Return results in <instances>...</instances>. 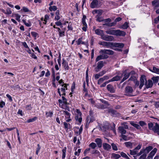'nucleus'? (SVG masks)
Masks as SVG:
<instances>
[{
  "label": "nucleus",
  "mask_w": 159,
  "mask_h": 159,
  "mask_svg": "<svg viewBox=\"0 0 159 159\" xmlns=\"http://www.w3.org/2000/svg\"><path fill=\"white\" fill-rule=\"evenodd\" d=\"M86 125H89V123L92 122L91 118L90 116H88L86 118Z\"/></svg>",
  "instance_id": "43"
},
{
  "label": "nucleus",
  "mask_w": 159,
  "mask_h": 159,
  "mask_svg": "<svg viewBox=\"0 0 159 159\" xmlns=\"http://www.w3.org/2000/svg\"><path fill=\"white\" fill-rule=\"evenodd\" d=\"M103 147L104 150L107 151L109 150L111 148V146L106 143H104L103 144Z\"/></svg>",
  "instance_id": "18"
},
{
  "label": "nucleus",
  "mask_w": 159,
  "mask_h": 159,
  "mask_svg": "<svg viewBox=\"0 0 159 159\" xmlns=\"http://www.w3.org/2000/svg\"><path fill=\"white\" fill-rule=\"evenodd\" d=\"M120 156L123 157L125 158L126 159H130L129 158L127 155L125 153L123 152H121L120 153Z\"/></svg>",
  "instance_id": "38"
},
{
  "label": "nucleus",
  "mask_w": 159,
  "mask_h": 159,
  "mask_svg": "<svg viewBox=\"0 0 159 159\" xmlns=\"http://www.w3.org/2000/svg\"><path fill=\"white\" fill-rule=\"evenodd\" d=\"M89 146L91 147L93 149H94L97 146L95 143L93 142L89 145Z\"/></svg>",
  "instance_id": "49"
},
{
  "label": "nucleus",
  "mask_w": 159,
  "mask_h": 159,
  "mask_svg": "<svg viewBox=\"0 0 159 159\" xmlns=\"http://www.w3.org/2000/svg\"><path fill=\"white\" fill-rule=\"evenodd\" d=\"M101 54L98 56L96 59V62L102 59H107L109 56L106 54Z\"/></svg>",
  "instance_id": "5"
},
{
  "label": "nucleus",
  "mask_w": 159,
  "mask_h": 159,
  "mask_svg": "<svg viewBox=\"0 0 159 159\" xmlns=\"http://www.w3.org/2000/svg\"><path fill=\"white\" fill-rule=\"evenodd\" d=\"M126 34V33L120 30H116L115 35L120 36H124Z\"/></svg>",
  "instance_id": "9"
},
{
  "label": "nucleus",
  "mask_w": 159,
  "mask_h": 159,
  "mask_svg": "<svg viewBox=\"0 0 159 159\" xmlns=\"http://www.w3.org/2000/svg\"><path fill=\"white\" fill-rule=\"evenodd\" d=\"M130 124L132 125L136 128L137 129H141V127L139 125L134 123L133 122H130Z\"/></svg>",
  "instance_id": "22"
},
{
  "label": "nucleus",
  "mask_w": 159,
  "mask_h": 159,
  "mask_svg": "<svg viewBox=\"0 0 159 159\" xmlns=\"http://www.w3.org/2000/svg\"><path fill=\"white\" fill-rule=\"evenodd\" d=\"M98 0H93L90 4V7L92 8L97 7L98 5Z\"/></svg>",
  "instance_id": "10"
},
{
  "label": "nucleus",
  "mask_w": 159,
  "mask_h": 159,
  "mask_svg": "<svg viewBox=\"0 0 159 159\" xmlns=\"http://www.w3.org/2000/svg\"><path fill=\"white\" fill-rule=\"evenodd\" d=\"M31 34L33 37L36 38L38 34L35 32L33 31L31 32Z\"/></svg>",
  "instance_id": "63"
},
{
  "label": "nucleus",
  "mask_w": 159,
  "mask_h": 159,
  "mask_svg": "<svg viewBox=\"0 0 159 159\" xmlns=\"http://www.w3.org/2000/svg\"><path fill=\"white\" fill-rule=\"evenodd\" d=\"M86 80L87 84H88L89 78H88V68H87L86 72Z\"/></svg>",
  "instance_id": "45"
},
{
  "label": "nucleus",
  "mask_w": 159,
  "mask_h": 159,
  "mask_svg": "<svg viewBox=\"0 0 159 159\" xmlns=\"http://www.w3.org/2000/svg\"><path fill=\"white\" fill-rule=\"evenodd\" d=\"M152 149V147L151 146L147 147L145 149H143L144 150V152L146 153H148Z\"/></svg>",
  "instance_id": "26"
},
{
  "label": "nucleus",
  "mask_w": 159,
  "mask_h": 159,
  "mask_svg": "<svg viewBox=\"0 0 159 159\" xmlns=\"http://www.w3.org/2000/svg\"><path fill=\"white\" fill-rule=\"evenodd\" d=\"M119 131L121 134H125L126 133V130L124 129L123 126H119L118 128Z\"/></svg>",
  "instance_id": "21"
},
{
  "label": "nucleus",
  "mask_w": 159,
  "mask_h": 159,
  "mask_svg": "<svg viewBox=\"0 0 159 159\" xmlns=\"http://www.w3.org/2000/svg\"><path fill=\"white\" fill-rule=\"evenodd\" d=\"M78 45H79L80 44L86 45V43L82 41V38H81L78 39V40L76 41Z\"/></svg>",
  "instance_id": "25"
},
{
  "label": "nucleus",
  "mask_w": 159,
  "mask_h": 159,
  "mask_svg": "<svg viewBox=\"0 0 159 159\" xmlns=\"http://www.w3.org/2000/svg\"><path fill=\"white\" fill-rule=\"evenodd\" d=\"M112 156L115 159H118L120 157V155L114 153L112 154Z\"/></svg>",
  "instance_id": "34"
},
{
  "label": "nucleus",
  "mask_w": 159,
  "mask_h": 159,
  "mask_svg": "<svg viewBox=\"0 0 159 159\" xmlns=\"http://www.w3.org/2000/svg\"><path fill=\"white\" fill-rule=\"evenodd\" d=\"M139 124L142 127H143L144 125H147V124L144 121H139Z\"/></svg>",
  "instance_id": "50"
},
{
  "label": "nucleus",
  "mask_w": 159,
  "mask_h": 159,
  "mask_svg": "<svg viewBox=\"0 0 159 159\" xmlns=\"http://www.w3.org/2000/svg\"><path fill=\"white\" fill-rule=\"evenodd\" d=\"M21 10L25 12H28L30 11V10L25 7H23V8L21 9Z\"/></svg>",
  "instance_id": "56"
},
{
  "label": "nucleus",
  "mask_w": 159,
  "mask_h": 159,
  "mask_svg": "<svg viewBox=\"0 0 159 159\" xmlns=\"http://www.w3.org/2000/svg\"><path fill=\"white\" fill-rule=\"evenodd\" d=\"M41 147L39 144H38L37 145V147L36 149V154L38 155L39 152V151L41 149Z\"/></svg>",
  "instance_id": "48"
},
{
  "label": "nucleus",
  "mask_w": 159,
  "mask_h": 159,
  "mask_svg": "<svg viewBox=\"0 0 159 159\" xmlns=\"http://www.w3.org/2000/svg\"><path fill=\"white\" fill-rule=\"evenodd\" d=\"M107 89L110 93H114L115 92L116 89L111 84H109L107 86Z\"/></svg>",
  "instance_id": "8"
},
{
  "label": "nucleus",
  "mask_w": 159,
  "mask_h": 159,
  "mask_svg": "<svg viewBox=\"0 0 159 159\" xmlns=\"http://www.w3.org/2000/svg\"><path fill=\"white\" fill-rule=\"evenodd\" d=\"M152 3L154 9L159 7V0H154L152 1Z\"/></svg>",
  "instance_id": "11"
},
{
  "label": "nucleus",
  "mask_w": 159,
  "mask_h": 159,
  "mask_svg": "<svg viewBox=\"0 0 159 159\" xmlns=\"http://www.w3.org/2000/svg\"><path fill=\"white\" fill-rule=\"evenodd\" d=\"M157 149L156 148H155L153 149L150 152L148 156V158H152L153 156L154 155L155 153L156 152Z\"/></svg>",
  "instance_id": "14"
},
{
  "label": "nucleus",
  "mask_w": 159,
  "mask_h": 159,
  "mask_svg": "<svg viewBox=\"0 0 159 159\" xmlns=\"http://www.w3.org/2000/svg\"><path fill=\"white\" fill-rule=\"evenodd\" d=\"M92 154H96L98 155H100V153L97 150H94L92 152Z\"/></svg>",
  "instance_id": "51"
},
{
  "label": "nucleus",
  "mask_w": 159,
  "mask_h": 159,
  "mask_svg": "<svg viewBox=\"0 0 159 159\" xmlns=\"http://www.w3.org/2000/svg\"><path fill=\"white\" fill-rule=\"evenodd\" d=\"M37 119V117L36 116H34L33 118L27 120L26 122L28 123L33 122V121L36 120Z\"/></svg>",
  "instance_id": "33"
},
{
  "label": "nucleus",
  "mask_w": 159,
  "mask_h": 159,
  "mask_svg": "<svg viewBox=\"0 0 159 159\" xmlns=\"http://www.w3.org/2000/svg\"><path fill=\"white\" fill-rule=\"evenodd\" d=\"M124 73V77L121 81L120 83H122L124 81L127 79L130 75L129 73H127L125 72V71Z\"/></svg>",
  "instance_id": "19"
},
{
  "label": "nucleus",
  "mask_w": 159,
  "mask_h": 159,
  "mask_svg": "<svg viewBox=\"0 0 159 159\" xmlns=\"http://www.w3.org/2000/svg\"><path fill=\"white\" fill-rule=\"evenodd\" d=\"M49 9L50 11H55L57 9V7L55 6H51L49 7Z\"/></svg>",
  "instance_id": "40"
},
{
  "label": "nucleus",
  "mask_w": 159,
  "mask_h": 159,
  "mask_svg": "<svg viewBox=\"0 0 159 159\" xmlns=\"http://www.w3.org/2000/svg\"><path fill=\"white\" fill-rule=\"evenodd\" d=\"M5 102L3 101H2L0 102V107L1 108H3L4 106L5 105Z\"/></svg>",
  "instance_id": "64"
},
{
  "label": "nucleus",
  "mask_w": 159,
  "mask_h": 159,
  "mask_svg": "<svg viewBox=\"0 0 159 159\" xmlns=\"http://www.w3.org/2000/svg\"><path fill=\"white\" fill-rule=\"evenodd\" d=\"M130 154L131 155H135L137 154L138 152L137 150L135 148L133 150H130Z\"/></svg>",
  "instance_id": "35"
},
{
  "label": "nucleus",
  "mask_w": 159,
  "mask_h": 159,
  "mask_svg": "<svg viewBox=\"0 0 159 159\" xmlns=\"http://www.w3.org/2000/svg\"><path fill=\"white\" fill-rule=\"evenodd\" d=\"M100 54H104L112 55L114 54V52L113 51L110 49H101L99 52Z\"/></svg>",
  "instance_id": "2"
},
{
  "label": "nucleus",
  "mask_w": 159,
  "mask_h": 159,
  "mask_svg": "<svg viewBox=\"0 0 159 159\" xmlns=\"http://www.w3.org/2000/svg\"><path fill=\"white\" fill-rule=\"evenodd\" d=\"M155 108H159V102H155L154 104Z\"/></svg>",
  "instance_id": "60"
},
{
  "label": "nucleus",
  "mask_w": 159,
  "mask_h": 159,
  "mask_svg": "<svg viewBox=\"0 0 159 159\" xmlns=\"http://www.w3.org/2000/svg\"><path fill=\"white\" fill-rule=\"evenodd\" d=\"M53 114V113L52 111H49L48 112H46V116L47 117H52Z\"/></svg>",
  "instance_id": "36"
},
{
  "label": "nucleus",
  "mask_w": 159,
  "mask_h": 159,
  "mask_svg": "<svg viewBox=\"0 0 159 159\" xmlns=\"http://www.w3.org/2000/svg\"><path fill=\"white\" fill-rule=\"evenodd\" d=\"M109 112L111 113V115L113 117H119L121 115L120 113L113 109H110L109 111Z\"/></svg>",
  "instance_id": "3"
},
{
  "label": "nucleus",
  "mask_w": 159,
  "mask_h": 159,
  "mask_svg": "<svg viewBox=\"0 0 159 159\" xmlns=\"http://www.w3.org/2000/svg\"><path fill=\"white\" fill-rule=\"evenodd\" d=\"M152 130L154 133H157V134L159 135V125L157 123H156Z\"/></svg>",
  "instance_id": "12"
},
{
  "label": "nucleus",
  "mask_w": 159,
  "mask_h": 159,
  "mask_svg": "<svg viewBox=\"0 0 159 159\" xmlns=\"http://www.w3.org/2000/svg\"><path fill=\"white\" fill-rule=\"evenodd\" d=\"M62 112L63 113H64L66 116V117L67 118H69L70 117V113L68 112V111L63 110Z\"/></svg>",
  "instance_id": "39"
},
{
  "label": "nucleus",
  "mask_w": 159,
  "mask_h": 159,
  "mask_svg": "<svg viewBox=\"0 0 159 159\" xmlns=\"http://www.w3.org/2000/svg\"><path fill=\"white\" fill-rule=\"evenodd\" d=\"M125 145L127 147L132 148V143L130 142H126L124 143Z\"/></svg>",
  "instance_id": "30"
},
{
  "label": "nucleus",
  "mask_w": 159,
  "mask_h": 159,
  "mask_svg": "<svg viewBox=\"0 0 159 159\" xmlns=\"http://www.w3.org/2000/svg\"><path fill=\"white\" fill-rule=\"evenodd\" d=\"M16 20H17L18 21L20 22V16L18 14H16Z\"/></svg>",
  "instance_id": "59"
},
{
  "label": "nucleus",
  "mask_w": 159,
  "mask_h": 159,
  "mask_svg": "<svg viewBox=\"0 0 159 159\" xmlns=\"http://www.w3.org/2000/svg\"><path fill=\"white\" fill-rule=\"evenodd\" d=\"M95 32L97 35L101 36V37L104 34L103 31L98 29L95 30Z\"/></svg>",
  "instance_id": "16"
},
{
  "label": "nucleus",
  "mask_w": 159,
  "mask_h": 159,
  "mask_svg": "<svg viewBox=\"0 0 159 159\" xmlns=\"http://www.w3.org/2000/svg\"><path fill=\"white\" fill-rule=\"evenodd\" d=\"M148 128L150 130H152L153 128V124L152 122H150L148 124Z\"/></svg>",
  "instance_id": "44"
},
{
  "label": "nucleus",
  "mask_w": 159,
  "mask_h": 159,
  "mask_svg": "<svg viewBox=\"0 0 159 159\" xmlns=\"http://www.w3.org/2000/svg\"><path fill=\"white\" fill-rule=\"evenodd\" d=\"M106 42L104 41H99L98 43L99 44L102 45L104 47H106Z\"/></svg>",
  "instance_id": "61"
},
{
  "label": "nucleus",
  "mask_w": 159,
  "mask_h": 159,
  "mask_svg": "<svg viewBox=\"0 0 159 159\" xmlns=\"http://www.w3.org/2000/svg\"><path fill=\"white\" fill-rule=\"evenodd\" d=\"M116 30H109L106 31L107 34L115 35Z\"/></svg>",
  "instance_id": "23"
},
{
  "label": "nucleus",
  "mask_w": 159,
  "mask_h": 159,
  "mask_svg": "<svg viewBox=\"0 0 159 159\" xmlns=\"http://www.w3.org/2000/svg\"><path fill=\"white\" fill-rule=\"evenodd\" d=\"M96 107L98 108H100L102 109H104L106 108L107 107L105 106V105L100 104H98L96 105Z\"/></svg>",
  "instance_id": "28"
},
{
  "label": "nucleus",
  "mask_w": 159,
  "mask_h": 159,
  "mask_svg": "<svg viewBox=\"0 0 159 159\" xmlns=\"http://www.w3.org/2000/svg\"><path fill=\"white\" fill-rule=\"evenodd\" d=\"M100 101L104 104H105L106 106H108L109 105V104L108 103V102L105 100H104L103 99H100Z\"/></svg>",
  "instance_id": "57"
},
{
  "label": "nucleus",
  "mask_w": 159,
  "mask_h": 159,
  "mask_svg": "<svg viewBox=\"0 0 159 159\" xmlns=\"http://www.w3.org/2000/svg\"><path fill=\"white\" fill-rule=\"evenodd\" d=\"M122 28L123 29H126L128 27V23L125 22L124 24L121 26Z\"/></svg>",
  "instance_id": "42"
},
{
  "label": "nucleus",
  "mask_w": 159,
  "mask_h": 159,
  "mask_svg": "<svg viewBox=\"0 0 159 159\" xmlns=\"http://www.w3.org/2000/svg\"><path fill=\"white\" fill-rule=\"evenodd\" d=\"M55 19L56 20H58L60 19L59 11L57 10L55 13Z\"/></svg>",
  "instance_id": "24"
},
{
  "label": "nucleus",
  "mask_w": 159,
  "mask_h": 159,
  "mask_svg": "<svg viewBox=\"0 0 159 159\" xmlns=\"http://www.w3.org/2000/svg\"><path fill=\"white\" fill-rule=\"evenodd\" d=\"M111 146H112V148L113 150L115 151L117 150L118 148L116 144L112 143L111 144Z\"/></svg>",
  "instance_id": "47"
},
{
  "label": "nucleus",
  "mask_w": 159,
  "mask_h": 159,
  "mask_svg": "<svg viewBox=\"0 0 159 159\" xmlns=\"http://www.w3.org/2000/svg\"><path fill=\"white\" fill-rule=\"evenodd\" d=\"M106 62L105 61H99L98 63V65L97 66V67H98V68H99L101 69L104 66V64H106Z\"/></svg>",
  "instance_id": "20"
},
{
  "label": "nucleus",
  "mask_w": 159,
  "mask_h": 159,
  "mask_svg": "<svg viewBox=\"0 0 159 159\" xmlns=\"http://www.w3.org/2000/svg\"><path fill=\"white\" fill-rule=\"evenodd\" d=\"M145 80L146 82L147 81L146 76L144 75H142L140 77V84L139 87L140 89H141L144 85Z\"/></svg>",
  "instance_id": "6"
},
{
  "label": "nucleus",
  "mask_w": 159,
  "mask_h": 159,
  "mask_svg": "<svg viewBox=\"0 0 159 159\" xmlns=\"http://www.w3.org/2000/svg\"><path fill=\"white\" fill-rule=\"evenodd\" d=\"M23 23L27 27H30L31 25V24L29 21H28V22H27L25 20H23Z\"/></svg>",
  "instance_id": "41"
},
{
  "label": "nucleus",
  "mask_w": 159,
  "mask_h": 159,
  "mask_svg": "<svg viewBox=\"0 0 159 159\" xmlns=\"http://www.w3.org/2000/svg\"><path fill=\"white\" fill-rule=\"evenodd\" d=\"M159 78L158 76L153 77L152 79L153 80L154 83H157L158 82Z\"/></svg>",
  "instance_id": "46"
},
{
  "label": "nucleus",
  "mask_w": 159,
  "mask_h": 159,
  "mask_svg": "<svg viewBox=\"0 0 159 159\" xmlns=\"http://www.w3.org/2000/svg\"><path fill=\"white\" fill-rule=\"evenodd\" d=\"M61 98L62 99L63 102L66 105L68 104V103L67 102L66 99L64 96H62Z\"/></svg>",
  "instance_id": "54"
},
{
  "label": "nucleus",
  "mask_w": 159,
  "mask_h": 159,
  "mask_svg": "<svg viewBox=\"0 0 159 159\" xmlns=\"http://www.w3.org/2000/svg\"><path fill=\"white\" fill-rule=\"evenodd\" d=\"M125 95L129 97L133 96V95L134 90L130 86H127L125 87Z\"/></svg>",
  "instance_id": "1"
},
{
  "label": "nucleus",
  "mask_w": 159,
  "mask_h": 159,
  "mask_svg": "<svg viewBox=\"0 0 159 159\" xmlns=\"http://www.w3.org/2000/svg\"><path fill=\"white\" fill-rule=\"evenodd\" d=\"M62 65L65 70H69V67L68 65V63L64 59H62Z\"/></svg>",
  "instance_id": "15"
},
{
  "label": "nucleus",
  "mask_w": 159,
  "mask_h": 159,
  "mask_svg": "<svg viewBox=\"0 0 159 159\" xmlns=\"http://www.w3.org/2000/svg\"><path fill=\"white\" fill-rule=\"evenodd\" d=\"M77 111L78 113V114L75 116V119L76 121H78L79 123L80 124L82 120V118L81 116L82 113L79 110H77Z\"/></svg>",
  "instance_id": "7"
},
{
  "label": "nucleus",
  "mask_w": 159,
  "mask_h": 159,
  "mask_svg": "<svg viewBox=\"0 0 159 159\" xmlns=\"http://www.w3.org/2000/svg\"><path fill=\"white\" fill-rule=\"evenodd\" d=\"M106 47H114V44L112 42H106Z\"/></svg>",
  "instance_id": "31"
},
{
  "label": "nucleus",
  "mask_w": 159,
  "mask_h": 159,
  "mask_svg": "<svg viewBox=\"0 0 159 159\" xmlns=\"http://www.w3.org/2000/svg\"><path fill=\"white\" fill-rule=\"evenodd\" d=\"M102 39L107 41H111L113 40L114 38L113 36L108 35H104V34L101 38Z\"/></svg>",
  "instance_id": "4"
},
{
  "label": "nucleus",
  "mask_w": 159,
  "mask_h": 159,
  "mask_svg": "<svg viewBox=\"0 0 159 159\" xmlns=\"http://www.w3.org/2000/svg\"><path fill=\"white\" fill-rule=\"evenodd\" d=\"M124 44L122 43H115L114 46L118 47L120 48H123L124 46Z\"/></svg>",
  "instance_id": "29"
},
{
  "label": "nucleus",
  "mask_w": 159,
  "mask_h": 159,
  "mask_svg": "<svg viewBox=\"0 0 159 159\" xmlns=\"http://www.w3.org/2000/svg\"><path fill=\"white\" fill-rule=\"evenodd\" d=\"M105 80L103 77L100 78L98 80V84H101Z\"/></svg>",
  "instance_id": "53"
},
{
  "label": "nucleus",
  "mask_w": 159,
  "mask_h": 159,
  "mask_svg": "<svg viewBox=\"0 0 159 159\" xmlns=\"http://www.w3.org/2000/svg\"><path fill=\"white\" fill-rule=\"evenodd\" d=\"M106 71L105 70H103L100 72L98 74L100 76H102L104 74H105L106 73Z\"/></svg>",
  "instance_id": "62"
},
{
  "label": "nucleus",
  "mask_w": 159,
  "mask_h": 159,
  "mask_svg": "<svg viewBox=\"0 0 159 159\" xmlns=\"http://www.w3.org/2000/svg\"><path fill=\"white\" fill-rule=\"evenodd\" d=\"M152 71L153 72L156 73L157 74H159V69L157 68L155 66L153 67L152 70Z\"/></svg>",
  "instance_id": "32"
},
{
  "label": "nucleus",
  "mask_w": 159,
  "mask_h": 159,
  "mask_svg": "<svg viewBox=\"0 0 159 159\" xmlns=\"http://www.w3.org/2000/svg\"><path fill=\"white\" fill-rule=\"evenodd\" d=\"M111 130H113L114 132L116 133V130H115V125L114 123H113V125L112 126H111Z\"/></svg>",
  "instance_id": "58"
},
{
  "label": "nucleus",
  "mask_w": 159,
  "mask_h": 159,
  "mask_svg": "<svg viewBox=\"0 0 159 159\" xmlns=\"http://www.w3.org/2000/svg\"><path fill=\"white\" fill-rule=\"evenodd\" d=\"M96 20L99 22H102L104 21V19L102 17H100L99 15H97L96 16Z\"/></svg>",
  "instance_id": "37"
},
{
  "label": "nucleus",
  "mask_w": 159,
  "mask_h": 159,
  "mask_svg": "<svg viewBox=\"0 0 159 159\" xmlns=\"http://www.w3.org/2000/svg\"><path fill=\"white\" fill-rule=\"evenodd\" d=\"M145 85L146 88L147 89L151 88L153 85L152 82L151 80H148V82L147 81L145 82Z\"/></svg>",
  "instance_id": "13"
},
{
  "label": "nucleus",
  "mask_w": 159,
  "mask_h": 159,
  "mask_svg": "<svg viewBox=\"0 0 159 159\" xmlns=\"http://www.w3.org/2000/svg\"><path fill=\"white\" fill-rule=\"evenodd\" d=\"M123 74H119V75H116L114 77V78L115 81H117L120 80L121 78H122Z\"/></svg>",
  "instance_id": "27"
},
{
  "label": "nucleus",
  "mask_w": 159,
  "mask_h": 159,
  "mask_svg": "<svg viewBox=\"0 0 159 159\" xmlns=\"http://www.w3.org/2000/svg\"><path fill=\"white\" fill-rule=\"evenodd\" d=\"M146 156L147 154L144 153L140 157L139 159H147Z\"/></svg>",
  "instance_id": "52"
},
{
  "label": "nucleus",
  "mask_w": 159,
  "mask_h": 159,
  "mask_svg": "<svg viewBox=\"0 0 159 159\" xmlns=\"http://www.w3.org/2000/svg\"><path fill=\"white\" fill-rule=\"evenodd\" d=\"M12 13L11 11V10L10 8H7L6 10V14L10 15Z\"/></svg>",
  "instance_id": "55"
},
{
  "label": "nucleus",
  "mask_w": 159,
  "mask_h": 159,
  "mask_svg": "<svg viewBox=\"0 0 159 159\" xmlns=\"http://www.w3.org/2000/svg\"><path fill=\"white\" fill-rule=\"evenodd\" d=\"M95 142L96 143L98 147L101 148L102 147V141L101 139H96L95 140Z\"/></svg>",
  "instance_id": "17"
}]
</instances>
